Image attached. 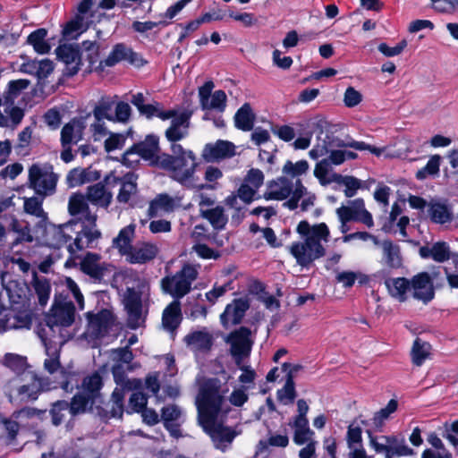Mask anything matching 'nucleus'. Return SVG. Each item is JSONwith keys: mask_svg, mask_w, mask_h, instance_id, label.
Wrapping results in <instances>:
<instances>
[{"mask_svg": "<svg viewBox=\"0 0 458 458\" xmlns=\"http://www.w3.org/2000/svg\"><path fill=\"white\" fill-rule=\"evenodd\" d=\"M75 308L71 301L55 304L47 316L39 336L56 344H64L72 336L70 327L74 322Z\"/></svg>", "mask_w": 458, "mask_h": 458, "instance_id": "obj_5", "label": "nucleus"}, {"mask_svg": "<svg viewBox=\"0 0 458 458\" xmlns=\"http://www.w3.org/2000/svg\"><path fill=\"white\" fill-rule=\"evenodd\" d=\"M47 35V31L45 29H38L28 37V43L33 47L38 54H47L51 49L49 43L46 40Z\"/></svg>", "mask_w": 458, "mask_h": 458, "instance_id": "obj_50", "label": "nucleus"}, {"mask_svg": "<svg viewBox=\"0 0 458 458\" xmlns=\"http://www.w3.org/2000/svg\"><path fill=\"white\" fill-rule=\"evenodd\" d=\"M243 182L258 192L264 183V174L259 169L251 168L247 173Z\"/></svg>", "mask_w": 458, "mask_h": 458, "instance_id": "obj_63", "label": "nucleus"}, {"mask_svg": "<svg viewBox=\"0 0 458 458\" xmlns=\"http://www.w3.org/2000/svg\"><path fill=\"white\" fill-rule=\"evenodd\" d=\"M188 347L195 353L206 352L212 345V336L205 331H196L185 337Z\"/></svg>", "mask_w": 458, "mask_h": 458, "instance_id": "obj_38", "label": "nucleus"}, {"mask_svg": "<svg viewBox=\"0 0 458 458\" xmlns=\"http://www.w3.org/2000/svg\"><path fill=\"white\" fill-rule=\"evenodd\" d=\"M199 266L185 264L174 275L165 276L161 280L162 290L174 300L180 301L191 290L192 283L197 279Z\"/></svg>", "mask_w": 458, "mask_h": 458, "instance_id": "obj_8", "label": "nucleus"}, {"mask_svg": "<svg viewBox=\"0 0 458 458\" xmlns=\"http://www.w3.org/2000/svg\"><path fill=\"white\" fill-rule=\"evenodd\" d=\"M87 334L93 338L103 337L113 325V315L107 310H103L98 314L88 313Z\"/></svg>", "mask_w": 458, "mask_h": 458, "instance_id": "obj_22", "label": "nucleus"}, {"mask_svg": "<svg viewBox=\"0 0 458 458\" xmlns=\"http://www.w3.org/2000/svg\"><path fill=\"white\" fill-rule=\"evenodd\" d=\"M43 200L44 199L38 195L23 199L24 212L38 218L41 226L47 224V214L44 211L42 207Z\"/></svg>", "mask_w": 458, "mask_h": 458, "instance_id": "obj_42", "label": "nucleus"}, {"mask_svg": "<svg viewBox=\"0 0 458 458\" xmlns=\"http://www.w3.org/2000/svg\"><path fill=\"white\" fill-rule=\"evenodd\" d=\"M294 382L291 378H286L285 384L282 389L277 391V398L284 404L292 403L295 398Z\"/></svg>", "mask_w": 458, "mask_h": 458, "instance_id": "obj_60", "label": "nucleus"}, {"mask_svg": "<svg viewBox=\"0 0 458 458\" xmlns=\"http://www.w3.org/2000/svg\"><path fill=\"white\" fill-rule=\"evenodd\" d=\"M56 56L66 65V74L72 76L76 74L81 65V55L77 46L64 44L55 49Z\"/></svg>", "mask_w": 458, "mask_h": 458, "instance_id": "obj_25", "label": "nucleus"}, {"mask_svg": "<svg viewBox=\"0 0 458 458\" xmlns=\"http://www.w3.org/2000/svg\"><path fill=\"white\" fill-rule=\"evenodd\" d=\"M81 229L73 233V242L69 244L68 251L72 256L76 251L93 248L101 237V232L95 225L81 224Z\"/></svg>", "mask_w": 458, "mask_h": 458, "instance_id": "obj_17", "label": "nucleus"}, {"mask_svg": "<svg viewBox=\"0 0 458 458\" xmlns=\"http://www.w3.org/2000/svg\"><path fill=\"white\" fill-rule=\"evenodd\" d=\"M214 83L207 81L199 89V97L203 109H214L223 112L226 107V94L223 90L212 93Z\"/></svg>", "mask_w": 458, "mask_h": 458, "instance_id": "obj_20", "label": "nucleus"}, {"mask_svg": "<svg viewBox=\"0 0 458 458\" xmlns=\"http://www.w3.org/2000/svg\"><path fill=\"white\" fill-rule=\"evenodd\" d=\"M235 155V145L228 140H219L215 143L207 144L202 157L208 162L230 158Z\"/></svg>", "mask_w": 458, "mask_h": 458, "instance_id": "obj_24", "label": "nucleus"}, {"mask_svg": "<svg viewBox=\"0 0 458 458\" xmlns=\"http://www.w3.org/2000/svg\"><path fill=\"white\" fill-rule=\"evenodd\" d=\"M428 214L432 222L440 225L450 223L454 217L452 207L440 201H431L428 205Z\"/></svg>", "mask_w": 458, "mask_h": 458, "instance_id": "obj_36", "label": "nucleus"}, {"mask_svg": "<svg viewBox=\"0 0 458 458\" xmlns=\"http://www.w3.org/2000/svg\"><path fill=\"white\" fill-rule=\"evenodd\" d=\"M171 154H162L157 165L168 172L169 176L188 189H213L199 182L197 169L199 165L196 154L181 144L171 145Z\"/></svg>", "mask_w": 458, "mask_h": 458, "instance_id": "obj_2", "label": "nucleus"}, {"mask_svg": "<svg viewBox=\"0 0 458 458\" xmlns=\"http://www.w3.org/2000/svg\"><path fill=\"white\" fill-rule=\"evenodd\" d=\"M382 262L390 268L396 269L402 267L403 259L400 247L391 241H384L381 243Z\"/></svg>", "mask_w": 458, "mask_h": 458, "instance_id": "obj_39", "label": "nucleus"}, {"mask_svg": "<svg viewBox=\"0 0 458 458\" xmlns=\"http://www.w3.org/2000/svg\"><path fill=\"white\" fill-rule=\"evenodd\" d=\"M10 227L12 232L17 235L14 241L15 243L33 242V236L31 234L30 227L28 222L13 219L10 225Z\"/></svg>", "mask_w": 458, "mask_h": 458, "instance_id": "obj_52", "label": "nucleus"}, {"mask_svg": "<svg viewBox=\"0 0 458 458\" xmlns=\"http://www.w3.org/2000/svg\"><path fill=\"white\" fill-rule=\"evenodd\" d=\"M335 183L344 185L345 187L344 195L347 198L353 197L357 193L358 190L361 187V182L359 179L348 175H340L339 181H337Z\"/></svg>", "mask_w": 458, "mask_h": 458, "instance_id": "obj_59", "label": "nucleus"}, {"mask_svg": "<svg viewBox=\"0 0 458 458\" xmlns=\"http://www.w3.org/2000/svg\"><path fill=\"white\" fill-rule=\"evenodd\" d=\"M361 434L362 430L360 426L351 424L348 427L346 435L348 449L352 447H360L363 445Z\"/></svg>", "mask_w": 458, "mask_h": 458, "instance_id": "obj_61", "label": "nucleus"}, {"mask_svg": "<svg viewBox=\"0 0 458 458\" xmlns=\"http://www.w3.org/2000/svg\"><path fill=\"white\" fill-rule=\"evenodd\" d=\"M30 81L25 79L11 81L4 92L3 108L11 116L12 123L14 126L19 125L24 117V111L15 106V100L28 89Z\"/></svg>", "mask_w": 458, "mask_h": 458, "instance_id": "obj_13", "label": "nucleus"}, {"mask_svg": "<svg viewBox=\"0 0 458 458\" xmlns=\"http://www.w3.org/2000/svg\"><path fill=\"white\" fill-rule=\"evenodd\" d=\"M310 165L306 160H300L296 163L287 161L283 166V173L292 177L301 176L308 172Z\"/></svg>", "mask_w": 458, "mask_h": 458, "instance_id": "obj_56", "label": "nucleus"}, {"mask_svg": "<svg viewBox=\"0 0 458 458\" xmlns=\"http://www.w3.org/2000/svg\"><path fill=\"white\" fill-rule=\"evenodd\" d=\"M431 355V345L417 338L411 349V360L414 365L421 366Z\"/></svg>", "mask_w": 458, "mask_h": 458, "instance_id": "obj_49", "label": "nucleus"}, {"mask_svg": "<svg viewBox=\"0 0 458 458\" xmlns=\"http://www.w3.org/2000/svg\"><path fill=\"white\" fill-rule=\"evenodd\" d=\"M327 121L323 116H314L298 123V126L303 130L319 131L317 135L316 143L309 151V157L313 160L327 156L332 148L331 137L324 134V130L327 128Z\"/></svg>", "mask_w": 458, "mask_h": 458, "instance_id": "obj_11", "label": "nucleus"}, {"mask_svg": "<svg viewBox=\"0 0 458 458\" xmlns=\"http://www.w3.org/2000/svg\"><path fill=\"white\" fill-rule=\"evenodd\" d=\"M101 386L102 379L98 373L84 377L80 392L74 395L69 405L70 413L76 415L84 412L88 406L93 404L98 397Z\"/></svg>", "mask_w": 458, "mask_h": 458, "instance_id": "obj_10", "label": "nucleus"}, {"mask_svg": "<svg viewBox=\"0 0 458 458\" xmlns=\"http://www.w3.org/2000/svg\"><path fill=\"white\" fill-rule=\"evenodd\" d=\"M295 183L285 177L277 178L268 183L267 189L264 194L267 199L283 200L291 196L294 191Z\"/></svg>", "mask_w": 458, "mask_h": 458, "instance_id": "obj_29", "label": "nucleus"}, {"mask_svg": "<svg viewBox=\"0 0 458 458\" xmlns=\"http://www.w3.org/2000/svg\"><path fill=\"white\" fill-rule=\"evenodd\" d=\"M182 319L180 301H173L164 310L162 324L168 331H174Z\"/></svg>", "mask_w": 458, "mask_h": 458, "instance_id": "obj_44", "label": "nucleus"}, {"mask_svg": "<svg viewBox=\"0 0 458 458\" xmlns=\"http://www.w3.org/2000/svg\"><path fill=\"white\" fill-rule=\"evenodd\" d=\"M248 309L249 303L246 300H234L232 303L226 306L225 311L221 314V323L225 327L240 323Z\"/></svg>", "mask_w": 458, "mask_h": 458, "instance_id": "obj_30", "label": "nucleus"}, {"mask_svg": "<svg viewBox=\"0 0 458 458\" xmlns=\"http://www.w3.org/2000/svg\"><path fill=\"white\" fill-rule=\"evenodd\" d=\"M336 280L344 287H352L356 281L360 284H366L369 282V277L362 272L343 271L336 275Z\"/></svg>", "mask_w": 458, "mask_h": 458, "instance_id": "obj_53", "label": "nucleus"}, {"mask_svg": "<svg viewBox=\"0 0 458 458\" xmlns=\"http://www.w3.org/2000/svg\"><path fill=\"white\" fill-rule=\"evenodd\" d=\"M126 135L123 133H109L105 140V149L106 152H112L122 149L125 145Z\"/></svg>", "mask_w": 458, "mask_h": 458, "instance_id": "obj_62", "label": "nucleus"}, {"mask_svg": "<svg viewBox=\"0 0 458 458\" xmlns=\"http://www.w3.org/2000/svg\"><path fill=\"white\" fill-rule=\"evenodd\" d=\"M332 148L335 147L338 149H343L344 148H351L356 150H369L370 153L375 155L376 157L384 156L385 157L394 158V157H401L403 154L399 151L393 152L390 151L388 146H385L382 148H377L369 144L365 143L364 141H357L354 140H351L348 141L340 140V139H333L331 137Z\"/></svg>", "mask_w": 458, "mask_h": 458, "instance_id": "obj_21", "label": "nucleus"}, {"mask_svg": "<svg viewBox=\"0 0 458 458\" xmlns=\"http://www.w3.org/2000/svg\"><path fill=\"white\" fill-rule=\"evenodd\" d=\"M338 219L352 220L366 225L368 228L374 226L371 213L367 210L363 199L358 198L350 200L348 205L341 206L336 209Z\"/></svg>", "mask_w": 458, "mask_h": 458, "instance_id": "obj_14", "label": "nucleus"}, {"mask_svg": "<svg viewBox=\"0 0 458 458\" xmlns=\"http://www.w3.org/2000/svg\"><path fill=\"white\" fill-rule=\"evenodd\" d=\"M84 196L93 206L103 208H108L113 198L112 193L100 182L89 186Z\"/></svg>", "mask_w": 458, "mask_h": 458, "instance_id": "obj_33", "label": "nucleus"}, {"mask_svg": "<svg viewBox=\"0 0 458 458\" xmlns=\"http://www.w3.org/2000/svg\"><path fill=\"white\" fill-rule=\"evenodd\" d=\"M339 174L335 173L333 165L325 157L318 161L314 168V176L322 186L336 182L340 178Z\"/></svg>", "mask_w": 458, "mask_h": 458, "instance_id": "obj_40", "label": "nucleus"}, {"mask_svg": "<svg viewBox=\"0 0 458 458\" xmlns=\"http://www.w3.org/2000/svg\"><path fill=\"white\" fill-rule=\"evenodd\" d=\"M55 69L53 61L49 59L32 60L23 64V71L36 76L38 80L47 78Z\"/></svg>", "mask_w": 458, "mask_h": 458, "instance_id": "obj_41", "label": "nucleus"}, {"mask_svg": "<svg viewBox=\"0 0 458 458\" xmlns=\"http://www.w3.org/2000/svg\"><path fill=\"white\" fill-rule=\"evenodd\" d=\"M94 20H85L81 14H76L74 19L67 22L64 28L63 34L67 38H77L83 31H85Z\"/></svg>", "mask_w": 458, "mask_h": 458, "instance_id": "obj_46", "label": "nucleus"}, {"mask_svg": "<svg viewBox=\"0 0 458 458\" xmlns=\"http://www.w3.org/2000/svg\"><path fill=\"white\" fill-rule=\"evenodd\" d=\"M31 318L28 314H14L0 304V332L11 329L30 328Z\"/></svg>", "mask_w": 458, "mask_h": 458, "instance_id": "obj_26", "label": "nucleus"}, {"mask_svg": "<svg viewBox=\"0 0 458 458\" xmlns=\"http://www.w3.org/2000/svg\"><path fill=\"white\" fill-rule=\"evenodd\" d=\"M228 387L217 378L204 379L199 383L196 397L198 420L204 431L210 436L215 446L225 451L235 437L233 429L224 426L230 411L225 396Z\"/></svg>", "mask_w": 458, "mask_h": 458, "instance_id": "obj_1", "label": "nucleus"}, {"mask_svg": "<svg viewBox=\"0 0 458 458\" xmlns=\"http://www.w3.org/2000/svg\"><path fill=\"white\" fill-rule=\"evenodd\" d=\"M31 381L28 384H21L19 377L12 379L8 383L7 394L11 403H21L36 400L41 391L55 388L45 383L44 379L30 375Z\"/></svg>", "mask_w": 458, "mask_h": 458, "instance_id": "obj_9", "label": "nucleus"}, {"mask_svg": "<svg viewBox=\"0 0 458 458\" xmlns=\"http://www.w3.org/2000/svg\"><path fill=\"white\" fill-rule=\"evenodd\" d=\"M3 364L15 372H20L27 367V359L15 353H6L3 359Z\"/></svg>", "mask_w": 458, "mask_h": 458, "instance_id": "obj_58", "label": "nucleus"}, {"mask_svg": "<svg viewBox=\"0 0 458 458\" xmlns=\"http://www.w3.org/2000/svg\"><path fill=\"white\" fill-rule=\"evenodd\" d=\"M58 179L53 165L47 163L33 164L28 170V187L42 199L55 192Z\"/></svg>", "mask_w": 458, "mask_h": 458, "instance_id": "obj_7", "label": "nucleus"}, {"mask_svg": "<svg viewBox=\"0 0 458 458\" xmlns=\"http://www.w3.org/2000/svg\"><path fill=\"white\" fill-rule=\"evenodd\" d=\"M41 340L46 348L47 358L44 361V369L51 375H55L57 384L66 393H71L78 387L79 376L74 372L66 371L60 363V349L64 344L50 342L41 335Z\"/></svg>", "mask_w": 458, "mask_h": 458, "instance_id": "obj_6", "label": "nucleus"}, {"mask_svg": "<svg viewBox=\"0 0 458 458\" xmlns=\"http://www.w3.org/2000/svg\"><path fill=\"white\" fill-rule=\"evenodd\" d=\"M123 304L128 314L129 327L133 329L140 327L144 321L140 294L135 290L128 288L123 295Z\"/></svg>", "mask_w": 458, "mask_h": 458, "instance_id": "obj_19", "label": "nucleus"}, {"mask_svg": "<svg viewBox=\"0 0 458 458\" xmlns=\"http://www.w3.org/2000/svg\"><path fill=\"white\" fill-rule=\"evenodd\" d=\"M235 126L242 131H250L254 123V114L249 104H244L234 115Z\"/></svg>", "mask_w": 458, "mask_h": 458, "instance_id": "obj_48", "label": "nucleus"}, {"mask_svg": "<svg viewBox=\"0 0 458 458\" xmlns=\"http://www.w3.org/2000/svg\"><path fill=\"white\" fill-rule=\"evenodd\" d=\"M225 342L230 346L229 352L234 362L236 365H241L245 359L249 358L254 344V338L249 328L242 327L230 333Z\"/></svg>", "mask_w": 458, "mask_h": 458, "instance_id": "obj_12", "label": "nucleus"}, {"mask_svg": "<svg viewBox=\"0 0 458 458\" xmlns=\"http://www.w3.org/2000/svg\"><path fill=\"white\" fill-rule=\"evenodd\" d=\"M122 61H127L135 66H141L144 64L142 57L139 54L133 52L131 48L123 44L115 45L108 56L102 61V64L105 66L111 67Z\"/></svg>", "mask_w": 458, "mask_h": 458, "instance_id": "obj_23", "label": "nucleus"}, {"mask_svg": "<svg viewBox=\"0 0 458 458\" xmlns=\"http://www.w3.org/2000/svg\"><path fill=\"white\" fill-rule=\"evenodd\" d=\"M411 290L413 292L414 298L424 302L431 301L434 297L432 280L426 272L413 276L411 282Z\"/></svg>", "mask_w": 458, "mask_h": 458, "instance_id": "obj_28", "label": "nucleus"}, {"mask_svg": "<svg viewBox=\"0 0 458 458\" xmlns=\"http://www.w3.org/2000/svg\"><path fill=\"white\" fill-rule=\"evenodd\" d=\"M389 454L390 457L394 458V456H413L416 453L412 448L407 445L404 437L392 435Z\"/></svg>", "mask_w": 458, "mask_h": 458, "instance_id": "obj_54", "label": "nucleus"}, {"mask_svg": "<svg viewBox=\"0 0 458 458\" xmlns=\"http://www.w3.org/2000/svg\"><path fill=\"white\" fill-rule=\"evenodd\" d=\"M100 255L88 252L81 261V269L91 277H99L104 273V266L100 262Z\"/></svg>", "mask_w": 458, "mask_h": 458, "instance_id": "obj_45", "label": "nucleus"}, {"mask_svg": "<svg viewBox=\"0 0 458 458\" xmlns=\"http://www.w3.org/2000/svg\"><path fill=\"white\" fill-rule=\"evenodd\" d=\"M392 435L390 436H372L369 435V445L377 454H384L386 458L390 457V445Z\"/></svg>", "mask_w": 458, "mask_h": 458, "instance_id": "obj_55", "label": "nucleus"}, {"mask_svg": "<svg viewBox=\"0 0 458 458\" xmlns=\"http://www.w3.org/2000/svg\"><path fill=\"white\" fill-rule=\"evenodd\" d=\"M45 227V242L50 247L59 248L73 238L74 227L77 223L71 220L66 224L55 225H43Z\"/></svg>", "mask_w": 458, "mask_h": 458, "instance_id": "obj_18", "label": "nucleus"}, {"mask_svg": "<svg viewBox=\"0 0 458 458\" xmlns=\"http://www.w3.org/2000/svg\"><path fill=\"white\" fill-rule=\"evenodd\" d=\"M135 225L131 224L120 230L113 239L112 246L130 264L143 265L156 259L159 252L157 245L151 242L140 241L131 244Z\"/></svg>", "mask_w": 458, "mask_h": 458, "instance_id": "obj_4", "label": "nucleus"}, {"mask_svg": "<svg viewBox=\"0 0 458 458\" xmlns=\"http://www.w3.org/2000/svg\"><path fill=\"white\" fill-rule=\"evenodd\" d=\"M89 203V201L82 193L76 192L70 196L68 212L72 216L76 217L74 221L77 224L95 225L97 223L98 215L90 209Z\"/></svg>", "mask_w": 458, "mask_h": 458, "instance_id": "obj_16", "label": "nucleus"}, {"mask_svg": "<svg viewBox=\"0 0 458 458\" xmlns=\"http://www.w3.org/2000/svg\"><path fill=\"white\" fill-rule=\"evenodd\" d=\"M89 115L72 119L66 123L61 131V141L63 147L76 144L82 139L86 128V120Z\"/></svg>", "mask_w": 458, "mask_h": 458, "instance_id": "obj_27", "label": "nucleus"}, {"mask_svg": "<svg viewBox=\"0 0 458 458\" xmlns=\"http://www.w3.org/2000/svg\"><path fill=\"white\" fill-rule=\"evenodd\" d=\"M178 202L167 194H160L150 202L148 214L153 217L161 216L163 213L172 212L179 205Z\"/></svg>", "mask_w": 458, "mask_h": 458, "instance_id": "obj_37", "label": "nucleus"}, {"mask_svg": "<svg viewBox=\"0 0 458 458\" xmlns=\"http://www.w3.org/2000/svg\"><path fill=\"white\" fill-rule=\"evenodd\" d=\"M134 149H138L142 159L157 164L160 157L157 156L159 151V139L156 135H148L145 140L133 145Z\"/></svg>", "mask_w": 458, "mask_h": 458, "instance_id": "obj_35", "label": "nucleus"}, {"mask_svg": "<svg viewBox=\"0 0 458 458\" xmlns=\"http://www.w3.org/2000/svg\"><path fill=\"white\" fill-rule=\"evenodd\" d=\"M135 176L132 174H127L123 178H118L114 174H110L106 178L107 184L113 182H119L121 184L120 192L117 196L119 202L126 203L129 201L131 195L136 192L137 184L135 182Z\"/></svg>", "mask_w": 458, "mask_h": 458, "instance_id": "obj_31", "label": "nucleus"}, {"mask_svg": "<svg viewBox=\"0 0 458 458\" xmlns=\"http://www.w3.org/2000/svg\"><path fill=\"white\" fill-rule=\"evenodd\" d=\"M432 8L441 13H454L458 11V0H430Z\"/></svg>", "mask_w": 458, "mask_h": 458, "instance_id": "obj_64", "label": "nucleus"}, {"mask_svg": "<svg viewBox=\"0 0 458 458\" xmlns=\"http://www.w3.org/2000/svg\"><path fill=\"white\" fill-rule=\"evenodd\" d=\"M386 286L390 295L400 301L406 299V294L411 290V283L403 277L388 279L386 281Z\"/></svg>", "mask_w": 458, "mask_h": 458, "instance_id": "obj_47", "label": "nucleus"}, {"mask_svg": "<svg viewBox=\"0 0 458 458\" xmlns=\"http://www.w3.org/2000/svg\"><path fill=\"white\" fill-rule=\"evenodd\" d=\"M440 157L438 155L432 156L427 165L419 170L416 174L418 180H424L428 175H437L439 173Z\"/></svg>", "mask_w": 458, "mask_h": 458, "instance_id": "obj_57", "label": "nucleus"}, {"mask_svg": "<svg viewBox=\"0 0 458 458\" xmlns=\"http://www.w3.org/2000/svg\"><path fill=\"white\" fill-rule=\"evenodd\" d=\"M173 115L170 126L165 130V136L166 140L172 144H178L177 142L182 140L189 135V128L191 124V114L185 110H168Z\"/></svg>", "mask_w": 458, "mask_h": 458, "instance_id": "obj_15", "label": "nucleus"}, {"mask_svg": "<svg viewBox=\"0 0 458 458\" xmlns=\"http://www.w3.org/2000/svg\"><path fill=\"white\" fill-rule=\"evenodd\" d=\"M201 216L209 221L216 229H222L226 225L228 218L225 214V209L221 206H216L202 211Z\"/></svg>", "mask_w": 458, "mask_h": 458, "instance_id": "obj_51", "label": "nucleus"}, {"mask_svg": "<svg viewBox=\"0 0 458 458\" xmlns=\"http://www.w3.org/2000/svg\"><path fill=\"white\" fill-rule=\"evenodd\" d=\"M420 255L423 259H431L434 261L442 263L450 259L451 250L445 242H437L432 245L420 247Z\"/></svg>", "mask_w": 458, "mask_h": 458, "instance_id": "obj_34", "label": "nucleus"}, {"mask_svg": "<svg viewBox=\"0 0 458 458\" xmlns=\"http://www.w3.org/2000/svg\"><path fill=\"white\" fill-rule=\"evenodd\" d=\"M30 287L38 296V303L41 306H46L51 294V284L49 280L46 276H38L34 272Z\"/></svg>", "mask_w": 458, "mask_h": 458, "instance_id": "obj_43", "label": "nucleus"}, {"mask_svg": "<svg viewBox=\"0 0 458 458\" xmlns=\"http://www.w3.org/2000/svg\"><path fill=\"white\" fill-rule=\"evenodd\" d=\"M296 230L302 241L293 242L290 247V252L297 264L308 267L326 254L323 242H328L330 231L325 223L310 225L305 220L299 223Z\"/></svg>", "mask_w": 458, "mask_h": 458, "instance_id": "obj_3", "label": "nucleus"}, {"mask_svg": "<svg viewBox=\"0 0 458 458\" xmlns=\"http://www.w3.org/2000/svg\"><path fill=\"white\" fill-rule=\"evenodd\" d=\"M100 178V174L90 167L73 168L66 175V183L70 188H75L84 183L97 181Z\"/></svg>", "mask_w": 458, "mask_h": 458, "instance_id": "obj_32", "label": "nucleus"}]
</instances>
